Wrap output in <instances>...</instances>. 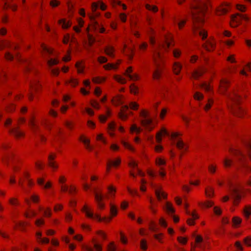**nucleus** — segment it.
<instances>
[{
    "mask_svg": "<svg viewBox=\"0 0 251 251\" xmlns=\"http://www.w3.org/2000/svg\"><path fill=\"white\" fill-rule=\"evenodd\" d=\"M79 140L82 141L86 146V148L89 151H91L92 148L90 145V140L84 138L83 136L80 137Z\"/></svg>",
    "mask_w": 251,
    "mask_h": 251,
    "instance_id": "412c9836",
    "label": "nucleus"
},
{
    "mask_svg": "<svg viewBox=\"0 0 251 251\" xmlns=\"http://www.w3.org/2000/svg\"><path fill=\"white\" fill-rule=\"evenodd\" d=\"M47 63L49 66H52L54 65L57 64L58 63V61L56 59H51L48 60Z\"/></svg>",
    "mask_w": 251,
    "mask_h": 251,
    "instance_id": "37998d69",
    "label": "nucleus"
},
{
    "mask_svg": "<svg viewBox=\"0 0 251 251\" xmlns=\"http://www.w3.org/2000/svg\"><path fill=\"white\" fill-rule=\"evenodd\" d=\"M140 246L141 248L144 251L147 249V242L145 240L143 239L141 241Z\"/></svg>",
    "mask_w": 251,
    "mask_h": 251,
    "instance_id": "09e8293b",
    "label": "nucleus"
},
{
    "mask_svg": "<svg viewBox=\"0 0 251 251\" xmlns=\"http://www.w3.org/2000/svg\"><path fill=\"white\" fill-rule=\"evenodd\" d=\"M12 157L13 154L12 153H7L4 155V157L3 159L5 161L8 162L12 159Z\"/></svg>",
    "mask_w": 251,
    "mask_h": 251,
    "instance_id": "72a5a7b5",
    "label": "nucleus"
},
{
    "mask_svg": "<svg viewBox=\"0 0 251 251\" xmlns=\"http://www.w3.org/2000/svg\"><path fill=\"white\" fill-rule=\"evenodd\" d=\"M116 250V247L114 245L113 243H111L108 247V251H115Z\"/></svg>",
    "mask_w": 251,
    "mask_h": 251,
    "instance_id": "4d7b16f0",
    "label": "nucleus"
},
{
    "mask_svg": "<svg viewBox=\"0 0 251 251\" xmlns=\"http://www.w3.org/2000/svg\"><path fill=\"white\" fill-rule=\"evenodd\" d=\"M182 68V65L178 62H175L173 66V70L174 73L176 75H178Z\"/></svg>",
    "mask_w": 251,
    "mask_h": 251,
    "instance_id": "aec40b11",
    "label": "nucleus"
},
{
    "mask_svg": "<svg viewBox=\"0 0 251 251\" xmlns=\"http://www.w3.org/2000/svg\"><path fill=\"white\" fill-rule=\"evenodd\" d=\"M115 128V125L114 123H110L108 125V130H109V134L111 136L113 135V134L112 133V132L114 130Z\"/></svg>",
    "mask_w": 251,
    "mask_h": 251,
    "instance_id": "473e14b6",
    "label": "nucleus"
},
{
    "mask_svg": "<svg viewBox=\"0 0 251 251\" xmlns=\"http://www.w3.org/2000/svg\"><path fill=\"white\" fill-rule=\"evenodd\" d=\"M91 105L95 108L99 109L100 106L99 103L96 100H92L91 102Z\"/></svg>",
    "mask_w": 251,
    "mask_h": 251,
    "instance_id": "bf43d9fd",
    "label": "nucleus"
},
{
    "mask_svg": "<svg viewBox=\"0 0 251 251\" xmlns=\"http://www.w3.org/2000/svg\"><path fill=\"white\" fill-rule=\"evenodd\" d=\"M129 106L131 109L136 110L138 107V105L136 102H131L130 103Z\"/></svg>",
    "mask_w": 251,
    "mask_h": 251,
    "instance_id": "864d4df0",
    "label": "nucleus"
},
{
    "mask_svg": "<svg viewBox=\"0 0 251 251\" xmlns=\"http://www.w3.org/2000/svg\"><path fill=\"white\" fill-rule=\"evenodd\" d=\"M59 23L62 25V27L64 29H67L71 25V23L70 22H67L64 19L59 20Z\"/></svg>",
    "mask_w": 251,
    "mask_h": 251,
    "instance_id": "5701e85b",
    "label": "nucleus"
},
{
    "mask_svg": "<svg viewBox=\"0 0 251 251\" xmlns=\"http://www.w3.org/2000/svg\"><path fill=\"white\" fill-rule=\"evenodd\" d=\"M230 151L238 158V160L241 162L242 166L245 171H249L251 170L250 168L244 163L243 160L245 157L240 151L237 149H230Z\"/></svg>",
    "mask_w": 251,
    "mask_h": 251,
    "instance_id": "20e7f679",
    "label": "nucleus"
},
{
    "mask_svg": "<svg viewBox=\"0 0 251 251\" xmlns=\"http://www.w3.org/2000/svg\"><path fill=\"white\" fill-rule=\"evenodd\" d=\"M176 147L180 150L185 151L187 149V147L184 143L181 140L178 139L176 143Z\"/></svg>",
    "mask_w": 251,
    "mask_h": 251,
    "instance_id": "6ab92c4d",
    "label": "nucleus"
},
{
    "mask_svg": "<svg viewBox=\"0 0 251 251\" xmlns=\"http://www.w3.org/2000/svg\"><path fill=\"white\" fill-rule=\"evenodd\" d=\"M201 87L207 92L210 91L211 90L210 86L205 82H204V83H202V84H201Z\"/></svg>",
    "mask_w": 251,
    "mask_h": 251,
    "instance_id": "7c9ffc66",
    "label": "nucleus"
},
{
    "mask_svg": "<svg viewBox=\"0 0 251 251\" xmlns=\"http://www.w3.org/2000/svg\"><path fill=\"white\" fill-rule=\"evenodd\" d=\"M42 48L43 51L47 52L49 54H51L52 52V50L50 49L47 48V47H46L45 45H42Z\"/></svg>",
    "mask_w": 251,
    "mask_h": 251,
    "instance_id": "49530a36",
    "label": "nucleus"
},
{
    "mask_svg": "<svg viewBox=\"0 0 251 251\" xmlns=\"http://www.w3.org/2000/svg\"><path fill=\"white\" fill-rule=\"evenodd\" d=\"M37 182L39 185H44L45 188H49L51 187V183L50 182H47L44 185V180L43 178H38Z\"/></svg>",
    "mask_w": 251,
    "mask_h": 251,
    "instance_id": "a878e982",
    "label": "nucleus"
},
{
    "mask_svg": "<svg viewBox=\"0 0 251 251\" xmlns=\"http://www.w3.org/2000/svg\"><path fill=\"white\" fill-rule=\"evenodd\" d=\"M115 79L116 80V81L121 84H125L126 82V80L125 78L119 75H116L115 76Z\"/></svg>",
    "mask_w": 251,
    "mask_h": 251,
    "instance_id": "e433bc0d",
    "label": "nucleus"
},
{
    "mask_svg": "<svg viewBox=\"0 0 251 251\" xmlns=\"http://www.w3.org/2000/svg\"><path fill=\"white\" fill-rule=\"evenodd\" d=\"M173 54L175 57H178L181 54V51L178 49H175L173 51Z\"/></svg>",
    "mask_w": 251,
    "mask_h": 251,
    "instance_id": "680f3d73",
    "label": "nucleus"
},
{
    "mask_svg": "<svg viewBox=\"0 0 251 251\" xmlns=\"http://www.w3.org/2000/svg\"><path fill=\"white\" fill-rule=\"evenodd\" d=\"M231 197L233 199L235 203H237L241 198V196L239 193V190L235 187H233L231 188Z\"/></svg>",
    "mask_w": 251,
    "mask_h": 251,
    "instance_id": "6e6552de",
    "label": "nucleus"
},
{
    "mask_svg": "<svg viewBox=\"0 0 251 251\" xmlns=\"http://www.w3.org/2000/svg\"><path fill=\"white\" fill-rule=\"evenodd\" d=\"M103 199V195L101 193H96L95 194V200L100 209H103L105 205L102 201Z\"/></svg>",
    "mask_w": 251,
    "mask_h": 251,
    "instance_id": "1a4fd4ad",
    "label": "nucleus"
},
{
    "mask_svg": "<svg viewBox=\"0 0 251 251\" xmlns=\"http://www.w3.org/2000/svg\"><path fill=\"white\" fill-rule=\"evenodd\" d=\"M122 144H123V145H124V146L125 148H127V149H129V150H130L131 151H133V150L132 147H131V146L129 144H128L127 142H126V141H122Z\"/></svg>",
    "mask_w": 251,
    "mask_h": 251,
    "instance_id": "5fc2aeb1",
    "label": "nucleus"
},
{
    "mask_svg": "<svg viewBox=\"0 0 251 251\" xmlns=\"http://www.w3.org/2000/svg\"><path fill=\"white\" fill-rule=\"evenodd\" d=\"M228 81L227 80H223L221 81L220 87L222 92H224L226 90L228 85Z\"/></svg>",
    "mask_w": 251,
    "mask_h": 251,
    "instance_id": "b1692460",
    "label": "nucleus"
},
{
    "mask_svg": "<svg viewBox=\"0 0 251 251\" xmlns=\"http://www.w3.org/2000/svg\"><path fill=\"white\" fill-rule=\"evenodd\" d=\"M232 222L234 226L239 225L241 222V219L238 217H234L232 219Z\"/></svg>",
    "mask_w": 251,
    "mask_h": 251,
    "instance_id": "f704fd0d",
    "label": "nucleus"
},
{
    "mask_svg": "<svg viewBox=\"0 0 251 251\" xmlns=\"http://www.w3.org/2000/svg\"><path fill=\"white\" fill-rule=\"evenodd\" d=\"M213 202L211 201H207L206 202L202 204V205L206 208L211 207L213 205Z\"/></svg>",
    "mask_w": 251,
    "mask_h": 251,
    "instance_id": "6e6d98bb",
    "label": "nucleus"
},
{
    "mask_svg": "<svg viewBox=\"0 0 251 251\" xmlns=\"http://www.w3.org/2000/svg\"><path fill=\"white\" fill-rule=\"evenodd\" d=\"M232 163V161L230 159L226 158L224 160V164L226 167H230Z\"/></svg>",
    "mask_w": 251,
    "mask_h": 251,
    "instance_id": "ea45409f",
    "label": "nucleus"
},
{
    "mask_svg": "<svg viewBox=\"0 0 251 251\" xmlns=\"http://www.w3.org/2000/svg\"><path fill=\"white\" fill-rule=\"evenodd\" d=\"M162 133H163L165 135H168V136L169 135V133L168 132V131L166 130V129H165L164 128H162L161 132H158L156 134V141L158 143H160L162 141L161 136L162 135Z\"/></svg>",
    "mask_w": 251,
    "mask_h": 251,
    "instance_id": "dca6fc26",
    "label": "nucleus"
},
{
    "mask_svg": "<svg viewBox=\"0 0 251 251\" xmlns=\"http://www.w3.org/2000/svg\"><path fill=\"white\" fill-rule=\"evenodd\" d=\"M93 242L94 243V247L96 251H101L102 247L98 243H97L94 239L92 240Z\"/></svg>",
    "mask_w": 251,
    "mask_h": 251,
    "instance_id": "c9c22d12",
    "label": "nucleus"
},
{
    "mask_svg": "<svg viewBox=\"0 0 251 251\" xmlns=\"http://www.w3.org/2000/svg\"><path fill=\"white\" fill-rule=\"evenodd\" d=\"M164 208L169 214H173L175 212V210L173 207L172 204L169 202H166Z\"/></svg>",
    "mask_w": 251,
    "mask_h": 251,
    "instance_id": "f3484780",
    "label": "nucleus"
},
{
    "mask_svg": "<svg viewBox=\"0 0 251 251\" xmlns=\"http://www.w3.org/2000/svg\"><path fill=\"white\" fill-rule=\"evenodd\" d=\"M128 77L132 80H136L138 79V76L135 74L134 75H128Z\"/></svg>",
    "mask_w": 251,
    "mask_h": 251,
    "instance_id": "69168bd1",
    "label": "nucleus"
},
{
    "mask_svg": "<svg viewBox=\"0 0 251 251\" xmlns=\"http://www.w3.org/2000/svg\"><path fill=\"white\" fill-rule=\"evenodd\" d=\"M171 45V43L166 40L165 43L162 45H159L158 48L154 49L153 51V59L156 69L153 73V77L154 79H158L161 75V69L160 68V65L159 60L161 59V57L159 52L158 51V48H160L161 46L165 49L168 48Z\"/></svg>",
    "mask_w": 251,
    "mask_h": 251,
    "instance_id": "7ed1b4c3",
    "label": "nucleus"
},
{
    "mask_svg": "<svg viewBox=\"0 0 251 251\" xmlns=\"http://www.w3.org/2000/svg\"><path fill=\"white\" fill-rule=\"evenodd\" d=\"M227 97L229 101L228 103L229 108L235 115L241 117L244 113L243 110L239 106L238 104L240 101L239 96L235 92L227 94Z\"/></svg>",
    "mask_w": 251,
    "mask_h": 251,
    "instance_id": "f03ea898",
    "label": "nucleus"
},
{
    "mask_svg": "<svg viewBox=\"0 0 251 251\" xmlns=\"http://www.w3.org/2000/svg\"><path fill=\"white\" fill-rule=\"evenodd\" d=\"M16 226H19L21 230H24L25 224L24 223L20 222L16 223Z\"/></svg>",
    "mask_w": 251,
    "mask_h": 251,
    "instance_id": "338daca9",
    "label": "nucleus"
},
{
    "mask_svg": "<svg viewBox=\"0 0 251 251\" xmlns=\"http://www.w3.org/2000/svg\"><path fill=\"white\" fill-rule=\"evenodd\" d=\"M159 223L162 226L165 227L167 226L166 222L163 218H161L159 220Z\"/></svg>",
    "mask_w": 251,
    "mask_h": 251,
    "instance_id": "774afa93",
    "label": "nucleus"
},
{
    "mask_svg": "<svg viewBox=\"0 0 251 251\" xmlns=\"http://www.w3.org/2000/svg\"><path fill=\"white\" fill-rule=\"evenodd\" d=\"M121 163V159L120 158L117 159L115 161H108V165L111 164V165L116 167L118 166Z\"/></svg>",
    "mask_w": 251,
    "mask_h": 251,
    "instance_id": "c756f323",
    "label": "nucleus"
},
{
    "mask_svg": "<svg viewBox=\"0 0 251 251\" xmlns=\"http://www.w3.org/2000/svg\"><path fill=\"white\" fill-rule=\"evenodd\" d=\"M127 189L129 193L133 196V195H137L138 196V192L136 190H132L129 187H127Z\"/></svg>",
    "mask_w": 251,
    "mask_h": 251,
    "instance_id": "3c124183",
    "label": "nucleus"
},
{
    "mask_svg": "<svg viewBox=\"0 0 251 251\" xmlns=\"http://www.w3.org/2000/svg\"><path fill=\"white\" fill-rule=\"evenodd\" d=\"M228 9L226 7H222L217 11V15H221L226 13Z\"/></svg>",
    "mask_w": 251,
    "mask_h": 251,
    "instance_id": "4c0bfd02",
    "label": "nucleus"
},
{
    "mask_svg": "<svg viewBox=\"0 0 251 251\" xmlns=\"http://www.w3.org/2000/svg\"><path fill=\"white\" fill-rule=\"evenodd\" d=\"M146 8L150 11L156 12L158 11V8L155 5H151L149 4L146 5Z\"/></svg>",
    "mask_w": 251,
    "mask_h": 251,
    "instance_id": "c85d7f7f",
    "label": "nucleus"
},
{
    "mask_svg": "<svg viewBox=\"0 0 251 251\" xmlns=\"http://www.w3.org/2000/svg\"><path fill=\"white\" fill-rule=\"evenodd\" d=\"M140 115L143 117L145 119L141 121L142 125L145 126L147 129L151 131L153 127H151L150 125L152 123V120L150 119L147 118V113L145 111H141Z\"/></svg>",
    "mask_w": 251,
    "mask_h": 251,
    "instance_id": "0eeeda50",
    "label": "nucleus"
},
{
    "mask_svg": "<svg viewBox=\"0 0 251 251\" xmlns=\"http://www.w3.org/2000/svg\"><path fill=\"white\" fill-rule=\"evenodd\" d=\"M156 163L157 165H158L159 166H161V165H165L166 163V162L164 160H163L161 158H158L156 161Z\"/></svg>",
    "mask_w": 251,
    "mask_h": 251,
    "instance_id": "13d9d810",
    "label": "nucleus"
},
{
    "mask_svg": "<svg viewBox=\"0 0 251 251\" xmlns=\"http://www.w3.org/2000/svg\"><path fill=\"white\" fill-rule=\"evenodd\" d=\"M97 139L98 140H100L104 144H106V140L103 137L102 134H99L97 136Z\"/></svg>",
    "mask_w": 251,
    "mask_h": 251,
    "instance_id": "e2e57ef3",
    "label": "nucleus"
},
{
    "mask_svg": "<svg viewBox=\"0 0 251 251\" xmlns=\"http://www.w3.org/2000/svg\"><path fill=\"white\" fill-rule=\"evenodd\" d=\"M202 47L207 51H210L214 48L215 45L214 42L207 40L206 43L202 45Z\"/></svg>",
    "mask_w": 251,
    "mask_h": 251,
    "instance_id": "4468645a",
    "label": "nucleus"
},
{
    "mask_svg": "<svg viewBox=\"0 0 251 251\" xmlns=\"http://www.w3.org/2000/svg\"><path fill=\"white\" fill-rule=\"evenodd\" d=\"M244 242L246 245L251 246V237L247 236L244 238Z\"/></svg>",
    "mask_w": 251,
    "mask_h": 251,
    "instance_id": "a18cd8bd",
    "label": "nucleus"
},
{
    "mask_svg": "<svg viewBox=\"0 0 251 251\" xmlns=\"http://www.w3.org/2000/svg\"><path fill=\"white\" fill-rule=\"evenodd\" d=\"M245 144L248 150L249 155L251 159V140H250L246 141Z\"/></svg>",
    "mask_w": 251,
    "mask_h": 251,
    "instance_id": "bb28decb",
    "label": "nucleus"
},
{
    "mask_svg": "<svg viewBox=\"0 0 251 251\" xmlns=\"http://www.w3.org/2000/svg\"><path fill=\"white\" fill-rule=\"evenodd\" d=\"M68 83L71 84V85L74 87L76 86L78 84V81L74 78H71L68 81Z\"/></svg>",
    "mask_w": 251,
    "mask_h": 251,
    "instance_id": "c03bdc74",
    "label": "nucleus"
},
{
    "mask_svg": "<svg viewBox=\"0 0 251 251\" xmlns=\"http://www.w3.org/2000/svg\"><path fill=\"white\" fill-rule=\"evenodd\" d=\"M194 98L197 100H201L203 98V95L199 92H196L194 95Z\"/></svg>",
    "mask_w": 251,
    "mask_h": 251,
    "instance_id": "603ef678",
    "label": "nucleus"
},
{
    "mask_svg": "<svg viewBox=\"0 0 251 251\" xmlns=\"http://www.w3.org/2000/svg\"><path fill=\"white\" fill-rule=\"evenodd\" d=\"M105 79L104 78L101 77H95L93 78V81L94 83H100L103 81H104Z\"/></svg>",
    "mask_w": 251,
    "mask_h": 251,
    "instance_id": "8fccbe9b",
    "label": "nucleus"
},
{
    "mask_svg": "<svg viewBox=\"0 0 251 251\" xmlns=\"http://www.w3.org/2000/svg\"><path fill=\"white\" fill-rule=\"evenodd\" d=\"M29 124L33 131H34L35 130V129L36 128H37V127L36 126V125L35 124V123L34 122V120H33V118L29 120Z\"/></svg>",
    "mask_w": 251,
    "mask_h": 251,
    "instance_id": "de8ad7c7",
    "label": "nucleus"
},
{
    "mask_svg": "<svg viewBox=\"0 0 251 251\" xmlns=\"http://www.w3.org/2000/svg\"><path fill=\"white\" fill-rule=\"evenodd\" d=\"M39 210L40 211H43L45 216L50 217L51 216V213L49 208H48L46 210H43V208L41 206H39Z\"/></svg>",
    "mask_w": 251,
    "mask_h": 251,
    "instance_id": "cd10ccee",
    "label": "nucleus"
},
{
    "mask_svg": "<svg viewBox=\"0 0 251 251\" xmlns=\"http://www.w3.org/2000/svg\"><path fill=\"white\" fill-rule=\"evenodd\" d=\"M5 57L6 59L8 60H12L14 58L13 55L9 52L6 53Z\"/></svg>",
    "mask_w": 251,
    "mask_h": 251,
    "instance_id": "0e129e2a",
    "label": "nucleus"
},
{
    "mask_svg": "<svg viewBox=\"0 0 251 251\" xmlns=\"http://www.w3.org/2000/svg\"><path fill=\"white\" fill-rule=\"evenodd\" d=\"M130 130L132 132H136L137 133H139L141 132V129L139 127H138L136 125H133L130 127Z\"/></svg>",
    "mask_w": 251,
    "mask_h": 251,
    "instance_id": "58836bf2",
    "label": "nucleus"
},
{
    "mask_svg": "<svg viewBox=\"0 0 251 251\" xmlns=\"http://www.w3.org/2000/svg\"><path fill=\"white\" fill-rule=\"evenodd\" d=\"M213 190L211 188H207L205 189V194L207 196V197L211 198L213 195Z\"/></svg>",
    "mask_w": 251,
    "mask_h": 251,
    "instance_id": "2f4dec72",
    "label": "nucleus"
},
{
    "mask_svg": "<svg viewBox=\"0 0 251 251\" xmlns=\"http://www.w3.org/2000/svg\"><path fill=\"white\" fill-rule=\"evenodd\" d=\"M83 211L85 213L86 216H87L88 217L97 219L100 222L104 221L105 222H108L111 220V217H104L102 218L98 215H94V214L92 212H90L88 210L87 207L86 206H85L83 207Z\"/></svg>",
    "mask_w": 251,
    "mask_h": 251,
    "instance_id": "423d86ee",
    "label": "nucleus"
},
{
    "mask_svg": "<svg viewBox=\"0 0 251 251\" xmlns=\"http://www.w3.org/2000/svg\"><path fill=\"white\" fill-rule=\"evenodd\" d=\"M110 213L113 216H116L117 213L116 207L112 204L110 206Z\"/></svg>",
    "mask_w": 251,
    "mask_h": 251,
    "instance_id": "79ce46f5",
    "label": "nucleus"
},
{
    "mask_svg": "<svg viewBox=\"0 0 251 251\" xmlns=\"http://www.w3.org/2000/svg\"><path fill=\"white\" fill-rule=\"evenodd\" d=\"M231 19L233 23L231 24V26L232 27H235L238 25L237 24L240 23L241 20L248 21L249 18L246 15L237 13L232 16Z\"/></svg>",
    "mask_w": 251,
    "mask_h": 251,
    "instance_id": "39448f33",
    "label": "nucleus"
},
{
    "mask_svg": "<svg viewBox=\"0 0 251 251\" xmlns=\"http://www.w3.org/2000/svg\"><path fill=\"white\" fill-rule=\"evenodd\" d=\"M243 213L244 216L247 218H249V217L251 215V205H246L243 210Z\"/></svg>",
    "mask_w": 251,
    "mask_h": 251,
    "instance_id": "4be33fe9",
    "label": "nucleus"
},
{
    "mask_svg": "<svg viewBox=\"0 0 251 251\" xmlns=\"http://www.w3.org/2000/svg\"><path fill=\"white\" fill-rule=\"evenodd\" d=\"M105 53L109 55V56L110 57H113L114 56V54H113V51H114V49L112 47H107L105 49V50H104Z\"/></svg>",
    "mask_w": 251,
    "mask_h": 251,
    "instance_id": "393cba45",
    "label": "nucleus"
},
{
    "mask_svg": "<svg viewBox=\"0 0 251 251\" xmlns=\"http://www.w3.org/2000/svg\"><path fill=\"white\" fill-rule=\"evenodd\" d=\"M186 213L187 215L191 216L192 218H189L187 220V223L189 225H193L194 224V220L199 218L197 214L195 213H191L189 211L186 210Z\"/></svg>",
    "mask_w": 251,
    "mask_h": 251,
    "instance_id": "f8f14e48",
    "label": "nucleus"
},
{
    "mask_svg": "<svg viewBox=\"0 0 251 251\" xmlns=\"http://www.w3.org/2000/svg\"><path fill=\"white\" fill-rule=\"evenodd\" d=\"M128 109V105H124L122 107L121 112L119 113V118L122 120H126L127 118V114L126 111Z\"/></svg>",
    "mask_w": 251,
    "mask_h": 251,
    "instance_id": "9b49d317",
    "label": "nucleus"
},
{
    "mask_svg": "<svg viewBox=\"0 0 251 251\" xmlns=\"http://www.w3.org/2000/svg\"><path fill=\"white\" fill-rule=\"evenodd\" d=\"M54 158L55 156L52 154H50L48 157V164L49 166L53 169H57L58 168V165L56 164L55 162L53 161Z\"/></svg>",
    "mask_w": 251,
    "mask_h": 251,
    "instance_id": "ddd939ff",
    "label": "nucleus"
},
{
    "mask_svg": "<svg viewBox=\"0 0 251 251\" xmlns=\"http://www.w3.org/2000/svg\"><path fill=\"white\" fill-rule=\"evenodd\" d=\"M155 193L158 200H160L161 198H163V199L167 198V194L163 191H162L160 189H156Z\"/></svg>",
    "mask_w": 251,
    "mask_h": 251,
    "instance_id": "2eb2a0df",
    "label": "nucleus"
},
{
    "mask_svg": "<svg viewBox=\"0 0 251 251\" xmlns=\"http://www.w3.org/2000/svg\"><path fill=\"white\" fill-rule=\"evenodd\" d=\"M205 72V70L203 68H201L199 70L195 71L193 74L192 76L195 79H198L199 77L202 75V74Z\"/></svg>",
    "mask_w": 251,
    "mask_h": 251,
    "instance_id": "a211bd4d",
    "label": "nucleus"
},
{
    "mask_svg": "<svg viewBox=\"0 0 251 251\" xmlns=\"http://www.w3.org/2000/svg\"><path fill=\"white\" fill-rule=\"evenodd\" d=\"M9 132L13 134L16 138H20L24 135V133L22 131H20L18 127L10 128L9 130Z\"/></svg>",
    "mask_w": 251,
    "mask_h": 251,
    "instance_id": "9d476101",
    "label": "nucleus"
},
{
    "mask_svg": "<svg viewBox=\"0 0 251 251\" xmlns=\"http://www.w3.org/2000/svg\"><path fill=\"white\" fill-rule=\"evenodd\" d=\"M195 4L192 6L193 11L192 16L194 23V28L198 32L202 40L206 38L207 34L204 29H201L197 23L203 22V16L208 9V0H194Z\"/></svg>",
    "mask_w": 251,
    "mask_h": 251,
    "instance_id": "f257e3e1",
    "label": "nucleus"
},
{
    "mask_svg": "<svg viewBox=\"0 0 251 251\" xmlns=\"http://www.w3.org/2000/svg\"><path fill=\"white\" fill-rule=\"evenodd\" d=\"M213 103V100L211 99H209L208 103L205 105L204 109L205 110H208L211 106Z\"/></svg>",
    "mask_w": 251,
    "mask_h": 251,
    "instance_id": "052dcab7",
    "label": "nucleus"
},
{
    "mask_svg": "<svg viewBox=\"0 0 251 251\" xmlns=\"http://www.w3.org/2000/svg\"><path fill=\"white\" fill-rule=\"evenodd\" d=\"M117 65L113 64H107L104 66V68L106 70H109L111 69H115L117 68Z\"/></svg>",
    "mask_w": 251,
    "mask_h": 251,
    "instance_id": "a19ab883",
    "label": "nucleus"
}]
</instances>
